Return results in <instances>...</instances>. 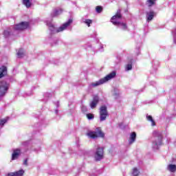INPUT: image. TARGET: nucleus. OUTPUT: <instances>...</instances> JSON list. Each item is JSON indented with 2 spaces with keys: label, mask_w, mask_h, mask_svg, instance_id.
Masks as SVG:
<instances>
[{
  "label": "nucleus",
  "mask_w": 176,
  "mask_h": 176,
  "mask_svg": "<svg viewBox=\"0 0 176 176\" xmlns=\"http://www.w3.org/2000/svg\"><path fill=\"white\" fill-rule=\"evenodd\" d=\"M122 17H123V15H122V10L118 9L116 14L111 18V23H112L113 25L119 27V25H120V21H118V20H120Z\"/></svg>",
  "instance_id": "nucleus-3"
},
{
  "label": "nucleus",
  "mask_w": 176,
  "mask_h": 176,
  "mask_svg": "<svg viewBox=\"0 0 176 176\" xmlns=\"http://www.w3.org/2000/svg\"><path fill=\"white\" fill-rule=\"evenodd\" d=\"M8 75V67L6 66H1L0 67V79H2V78H4V76H6Z\"/></svg>",
  "instance_id": "nucleus-11"
},
{
  "label": "nucleus",
  "mask_w": 176,
  "mask_h": 176,
  "mask_svg": "<svg viewBox=\"0 0 176 176\" xmlns=\"http://www.w3.org/2000/svg\"><path fill=\"white\" fill-rule=\"evenodd\" d=\"M99 101H100V100L98 99V96L94 97L93 100L90 103L91 108L92 109H94V108H96V107H97V104H98Z\"/></svg>",
  "instance_id": "nucleus-13"
},
{
  "label": "nucleus",
  "mask_w": 176,
  "mask_h": 176,
  "mask_svg": "<svg viewBox=\"0 0 176 176\" xmlns=\"http://www.w3.org/2000/svg\"><path fill=\"white\" fill-rule=\"evenodd\" d=\"M155 16H156V12H155L153 10H151L150 12H146V21L148 23L149 21H152Z\"/></svg>",
  "instance_id": "nucleus-10"
},
{
  "label": "nucleus",
  "mask_w": 176,
  "mask_h": 176,
  "mask_svg": "<svg viewBox=\"0 0 176 176\" xmlns=\"http://www.w3.org/2000/svg\"><path fill=\"white\" fill-rule=\"evenodd\" d=\"M21 153V151H20V149L16 148L14 150L12 155V160H16V159H19V156H20Z\"/></svg>",
  "instance_id": "nucleus-12"
},
{
  "label": "nucleus",
  "mask_w": 176,
  "mask_h": 176,
  "mask_svg": "<svg viewBox=\"0 0 176 176\" xmlns=\"http://www.w3.org/2000/svg\"><path fill=\"white\" fill-rule=\"evenodd\" d=\"M126 71H131L133 69V65L132 64H128L125 67Z\"/></svg>",
  "instance_id": "nucleus-24"
},
{
  "label": "nucleus",
  "mask_w": 176,
  "mask_h": 176,
  "mask_svg": "<svg viewBox=\"0 0 176 176\" xmlns=\"http://www.w3.org/2000/svg\"><path fill=\"white\" fill-rule=\"evenodd\" d=\"M58 11H56V12H55V13H56V14H57V13H58Z\"/></svg>",
  "instance_id": "nucleus-32"
},
{
  "label": "nucleus",
  "mask_w": 176,
  "mask_h": 176,
  "mask_svg": "<svg viewBox=\"0 0 176 176\" xmlns=\"http://www.w3.org/2000/svg\"><path fill=\"white\" fill-rule=\"evenodd\" d=\"M71 23H72V19H69L67 22L63 23L62 26L57 29L56 32L58 33L64 31V30H65L67 27H69V25H70Z\"/></svg>",
  "instance_id": "nucleus-9"
},
{
  "label": "nucleus",
  "mask_w": 176,
  "mask_h": 176,
  "mask_svg": "<svg viewBox=\"0 0 176 176\" xmlns=\"http://www.w3.org/2000/svg\"><path fill=\"white\" fill-rule=\"evenodd\" d=\"M153 135L155 137V140L153 142V145L155 146L162 145L163 141V134L157 131H155L153 132Z\"/></svg>",
  "instance_id": "nucleus-4"
},
{
  "label": "nucleus",
  "mask_w": 176,
  "mask_h": 176,
  "mask_svg": "<svg viewBox=\"0 0 176 176\" xmlns=\"http://www.w3.org/2000/svg\"><path fill=\"white\" fill-rule=\"evenodd\" d=\"M96 10L97 13H101V12H102V6H96Z\"/></svg>",
  "instance_id": "nucleus-25"
},
{
  "label": "nucleus",
  "mask_w": 176,
  "mask_h": 176,
  "mask_svg": "<svg viewBox=\"0 0 176 176\" xmlns=\"http://www.w3.org/2000/svg\"><path fill=\"white\" fill-rule=\"evenodd\" d=\"M47 26L49 27L50 31H51L52 32H54V31L56 30L54 25H53L52 23L47 24Z\"/></svg>",
  "instance_id": "nucleus-23"
},
{
  "label": "nucleus",
  "mask_w": 176,
  "mask_h": 176,
  "mask_svg": "<svg viewBox=\"0 0 176 176\" xmlns=\"http://www.w3.org/2000/svg\"><path fill=\"white\" fill-rule=\"evenodd\" d=\"M130 140H129V144L131 145V144H133V142H135V138H137V133L135 132H133L130 135Z\"/></svg>",
  "instance_id": "nucleus-14"
},
{
  "label": "nucleus",
  "mask_w": 176,
  "mask_h": 176,
  "mask_svg": "<svg viewBox=\"0 0 176 176\" xmlns=\"http://www.w3.org/2000/svg\"><path fill=\"white\" fill-rule=\"evenodd\" d=\"M115 76H116V72H112L111 73L109 74L104 78H101L98 81L91 83V86H92V87H97V86H100V85H104V83H106V82H108V80H111V79H113Z\"/></svg>",
  "instance_id": "nucleus-1"
},
{
  "label": "nucleus",
  "mask_w": 176,
  "mask_h": 176,
  "mask_svg": "<svg viewBox=\"0 0 176 176\" xmlns=\"http://www.w3.org/2000/svg\"><path fill=\"white\" fill-rule=\"evenodd\" d=\"M10 85L8 82H5L4 84L0 85V97H3L6 96V93L9 90V87Z\"/></svg>",
  "instance_id": "nucleus-8"
},
{
  "label": "nucleus",
  "mask_w": 176,
  "mask_h": 176,
  "mask_svg": "<svg viewBox=\"0 0 176 176\" xmlns=\"http://www.w3.org/2000/svg\"><path fill=\"white\" fill-rule=\"evenodd\" d=\"M28 27H30V23H28V22H21L19 24H16L14 27V30H15L16 31H23L24 30H27V28H28Z\"/></svg>",
  "instance_id": "nucleus-7"
},
{
  "label": "nucleus",
  "mask_w": 176,
  "mask_h": 176,
  "mask_svg": "<svg viewBox=\"0 0 176 176\" xmlns=\"http://www.w3.org/2000/svg\"><path fill=\"white\" fill-rule=\"evenodd\" d=\"M87 135L92 140H96V138H104L105 133H103L101 127H97L94 131L88 132Z\"/></svg>",
  "instance_id": "nucleus-2"
},
{
  "label": "nucleus",
  "mask_w": 176,
  "mask_h": 176,
  "mask_svg": "<svg viewBox=\"0 0 176 176\" xmlns=\"http://www.w3.org/2000/svg\"><path fill=\"white\" fill-rule=\"evenodd\" d=\"M18 58H23L24 57V50L23 49H19L17 54Z\"/></svg>",
  "instance_id": "nucleus-18"
},
{
  "label": "nucleus",
  "mask_w": 176,
  "mask_h": 176,
  "mask_svg": "<svg viewBox=\"0 0 176 176\" xmlns=\"http://www.w3.org/2000/svg\"><path fill=\"white\" fill-rule=\"evenodd\" d=\"M87 118L89 120H91V119H94V115L92 113H88L87 114Z\"/></svg>",
  "instance_id": "nucleus-29"
},
{
  "label": "nucleus",
  "mask_w": 176,
  "mask_h": 176,
  "mask_svg": "<svg viewBox=\"0 0 176 176\" xmlns=\"http://www.w3.org/2000/svg\"><path fill=\"white\" fill-rule=\"evenodd\" d=\"M31 1L32 0H23V5H25V6L29 9V8H31V5H32L31 3Z\"/></svg>",
  "instance_id": "nucleus-17"
},
{
  "label": "nucleus",
  "mask_w": 176,
  "mask_h": 176,
  "mask_svg": "<svg viewBox=\"0 0 176 176\" xmlns=\"http://www.w3.org/2000/svg\"><path fill=\"white\" fill-rule=\"evenodd\" d=\"M146 3L148 5V8L156 5V0H146Z\"/></svg>",
  "instance_id": "nucleus-20"
},
{
  "label": "nucleus",
  "mask_w": 176,
  "mask_h": 176,
  "mask_svg": "<svg viewBox=\"0 0 176 176\" xmlns=\"http://www.w3.org/2000/svg\"><path fill=\"white\" fill-rule=\"evenodd\" d=\"M6 122H8V118H4V119L0 120V126H3V124H5V123H6Z\"/></svg>",
  "instance_id": "nucleus-28"
},
{
  "label": "nucleus",
  "mask_w": 176,
  "mask_h": 176,
  "mask_svg": "<svg viewBox=\"0 0 176 176\" xmlns=\"http://www.w3.org/2000/svg\"><path fill=\"white\" fill-rule=\"evenodd\" d=\"M109 115L108 114V110L107 109V106H102L100 108V122H104L107 120Z\"/></svg>",
  "instance_id": "nucleus-5"
},
{
  "label": "nucleus",
  "mask_w": 176,
  "mask_h": 176,
  "mask_svg": "<svg viewBox=\"0 0 176 176\" xmlns=\"http://www.w3.org/2000/svg\"><path fill=\"white\" fill-rule=\"evenodd\" d=\"M84 23H85V24H87V25L88 27H90V24H91V23H93V20H91V19H86V20L84 21Z\"/></svg>",
  "instance_id": "nucleus-26"
},
{
  "label": "nucleus",
  "mask_w": 176,
  "mask_h": 176,
  "mask_svg": "<svg viewBox=\"0 0 176 176\" xmlns=\"http://www.w3.org/2000/svg\"><path fill=\"white\" fill-rule=\"evenodd\" d=\"M102 159H104V148L98 147L95 153V160L96 162H100Z\"/></svg>",
  "instance_id": "nucleus-6"
},
{
  "label": "nucleus",
  "mask_w": 176,
  "mask_h": 176,
  "mask_svg": "<svg viewBox=\"0 0 176 176\" xmlns=\"http://www.w3.org/2000/svg\"><path fill=\"white\" fill-rule=\"evenodd\" d=\"M8 176H16L15 172L8 173Z\"/></svg>",
  "instance_id": "nucleus-31"
},
{
  "label": "nucleus",
  "mask_w": 176,
  "mask_h": 176,
  "mask_svg": "<svg viewBox=\"0 0 176 176\" xmlns=\"http://www.w3.org/2000/svg\"><path fill=\"white\" fill-rule=\"evenodd\" d=\"M121 25L122 27V30H127V24L123 23V22H120L119 26Z\"/></svg>",
  "instance_id": "nucleus-27"
},
{
  "label": "nucleus",
  "mask_w": 176,
  "mask_h": 176,
  "mask_svg": "<svg viewBox=\"0 0 176 176\" xmlns=\"http://www.w3.org/2000/svg\"><path fill=\"white\" fill-rule=\"evenodd\" d=\"M132 175L133 176H139L140 175V172L138 171V169L137 168H133Z\"/></svg>",
  "instance_id": "nucleus-21"
},
{
  "label": "nucleus",
  "mask_w": 176,
  "mask_h": 176,
  "mask_svg": "<svg viewBox=\"0 0 176 176\" xmlns=\"http://www.w3.org/2000/svg\"><path fill=\"white\" fill-rule=\"evenodd\" d=\"M168 170L170 171V173H175L176 171V165L175 164H169L168 166Z\"/></svg>",
  "instance_id": "nucleus-16"
},
{
  "label": "nucleus",
  "mask_w": 176,
  "mask_h": 176,
  "mask_svg": "<svg viewBox=\"0 0 176 176\" xmlns=\"http://www.w3.org/2000/svg\"><path fill=\"white\" fill-rule=\"evenodd\" d=\"M12 34L13 32L12 31V29L8 28L3 32L4 38H9V36H10V35H12Z\"/></svg>",
  "instance_id": "nucleus-15"
},
{
  "label": "nucleus",
  "mask_w": 176,
  "mask_h": 176,
  "mask_svg": "<svg viewBox=\"0 0 176 176\" xmlns=\"http://www.w3.org/2000/svg\"><path fill=\"white\" fill-rule=\"evenodd\" d=\"M23 175H24V170L23 169H21L15 172V176H23Z\"/></svg>",
  "instance_id": "nucleus-22"
},
{
  "label": "nucleus",
  "mask_w": 176,
  "mask_h": 176,
  "mask_svg": "<svg viewBox=\"0 0 176 176\" xmlns=\"http://www.w3.org/2000/svg\"><path fill=\"white\" fill-rule=\"evenodd\" d=\"M25 166H28V159H25L23 162Z\"/></svg>",
  "instance_id": "nucleus-30"
},
{
  "label": "nucleus",
  "mask_w": 176,
  "mask_h": 176,
  "mask_svg": "<svg viewBox=\"0 0 176 176\" xmlns=\"http://www.w3.org/2000/svg\"><path fill=\"white\" fill-rule=\"evenodd\" d=\"M146 119H147V120H148V122H151V125L152 126H156V122H155V120L152 118V116H147Z\"/></svg>",
  "instance_id": "nucleus-19"
}]
</instances>
